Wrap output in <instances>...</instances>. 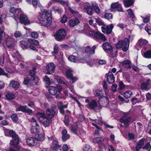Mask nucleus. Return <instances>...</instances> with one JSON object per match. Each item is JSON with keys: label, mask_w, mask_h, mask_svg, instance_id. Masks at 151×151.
Returning <instances> with one entry per match:
<instances>
[{"label": "nucleus", "mask_w": 151, "mask_h": 151, "mask_svg": "<svg viewBox=\"0 0 151 151\" xmlns=\"http://www.w3.org/2000/svg\"><path fill=\"white\" fill-rule=\"evenodd\" d=\"M40 23L42 25L45 27L50 26L51 23L50 14L46 10H44L40 13L39 17Z\"/></svg>", "instance_id": "obj_1"}, {"label": "nucleus", "mask_w": 151, "mask_h": 151, "mask_svg": "<svg viewBox=\"0 0 151 151\" xmlns=\"http://www.w3.org/2000/svg\"><path fill=\"white\" fill-rule=\"evenodd\" d=\"M129 44V41L127 38H125L123 40H119L115 45L118 49L122 48V50L124 52L128 49Z\"/></svg>", "instance_id": "obj_2"}, {"label": "nucleus", "mask_w": 151, "mask_h": 151, "mask_svg": "<svg viewBox=\"0 0 151 151\" xmlns=\"http://www.w3.org/2000/svg\"><path fill=\"white\" fill-rule=\"evenodd\" d=\"M66 35L65 30L62 29L58 30L54 34L55 39L57 41H61L65 39Z\"/></svg>", "instance_id": "obj_3"}, {"label": "nucleus", "mask_w": 151, "mask_h": 151, "mask_svg": "<svg viewBox=\"0 0 151 151\" xmlns=\"http://www.w3.org/2000/svg\"><path fill=\"white\" fill-rule=\"evenodd\" d=\"M91 36L96 39L100 40L103 41H105L107 39L105 36L102 33L99 32H95L92 30L88 31V35Z\"/></svg>", "instance_id": "obj_4"}, {"label": "nucleus", "mask_w": 151, "mask_h": 151, "mask_svg": "<svg viewBox=\"0 0 151 151\" xmlns=\"http://www.w3.org/2000/svg\"><path fill=\"white\" fill-rule=\"evenodd\" d=\"M4 41L7 47L9 48L13 47L15 44L14 40L8 35H4Z\"/></svg>", "instance_id": "obj_5"}, {"label": "nucleus", "mask_w": 151, "mask_h": 151, "mask_svg": "<svg viewBox=\"0 0 151 151\" xmlns=\"http://www.w3.org/2000/svg\"><path fill=\"white\" fill-rule=\"evenodd\" d=\"M62 89V87L59 85H57L56 87L51 86L49 87V91L50 94L55 95L58 91L60 93Z\"/></svg>", "instance_id": "obj_6"}, {"label": "nucleus", "mask_w": 151, "mask_h": 151, "mask_svg": "<svg viewBox=\"0 0 151 151\" xmlns=\"http://www.w3.org/2000/svg\"><path fill=\"white\" fill-rule=\"evenodd\" d=\"M73 71L70 69L67 70L66 71V75L68 78L70 79V82L73 83L77 79V78L73 76Z\"/></svg>", "instance_id": "obj_7"}, {"label": "nucleus", "mask_w": 151, "mask_h": 151, "mask_svg": "<svg viewBox=\"0 0 151 151\" xmlns=\"http://www.w3.org/2000/svg\"><path fill=\"white\" fill-rule=\"evenodd\" d=\"M56 109V106L54 105L52 106L51 108H47L46 110V114L50 118H52L55 115Z\"/></svg>", "instance_id": "obj_8"}, {"label": "nucleus", "mask_w": 151, "mask_h": 151, "mask_svg": "<svg viewBox=\"0 0 151 151\" xmlns=\"http://www.w3.org/2000/svg\"><path fill=\"white\" fill-rule=\"evenodd\" d=\"M16 111H21L23 112L27 113L29 114L32 113V110L25 106L20 105L16 109Z\"/></svg>", "instance_id": "obj_9"}, {"label": "nucleus", "mask_w": 151, "mask_h": 151, "mask_svg": "<svg viewBox=\"0 0 151 151\" xmlns=\"http://www.w3.org/2000/svg\"><path fill=\"white\" fill-rule=\"evenodd\" d=\"M88 105L91 109H94L96 111L98 112L100 111V106L97 105V103L95 100H91Z\"/></svg>", "instance_id": "obj_10"}, {"label": "nucleus", "mask_w": 151, "mask_h": 151, "mask_svg": "<svg viewBox=\"0 0 151 151\" xmlns=\"http://www.w3.org/2000/svg\"><path fill=\"white\" fill-rule=\"evenodd\" d=\"M55 65L53 63H50L48 64L46 67L47 74H50L53 73L55 72Z\"/></svg>", "instance_id": "obj_11"}, {"label": "nucleus", "mask_w": 151, "mask_h": 151, "mask_svg": "<svg viewBox=\"0 0 151 151\" xmlns=\"http://www.w3.org/2000/svg\"><path fill=\"white\" fill-rule=\"evenodd\" d=\"M100 105L103 107H106L109 104V98L107 96H103L99 99Z\"/></svg>", "instance_id": "obj_12"}, {"label": "nucleus", "mask_w": 151, "mask_h": 151, "mask_svg": "<svg viewBox=\"0 0 151 151\" xmlns=\"http://www.w3.org/2000/svg\"><path fill=\"white\" fill-rule=\"evenodd\" d=\"M113 28V26L112 24H110L107 26L106 28L103 27H101L102 32L107 34H109L111 32Z\"/></svg>", "instance_id": "obj_13"}, {"label": "nucleus", "mask_w": 151, "mask_h": 151, "mask_svg": "<svg viewBox=\"0 0 151 151\" xmlns=\"http://www.w3.org/2000/svg\"><path fill=\"white\" fill-rule=\"evenodd\" d=\"M12 137L13 139L10 141V144L12 146L16 147L19 143V139L18 136L15 134Z\"/></svg>", "instance_id": "obj_14"}, {"label": "nucleus", "mask_w": 151, "mask_h": 151, "mask_svg": "<svg viewBox=\"0 0 151 151\" xmlns=\"http://www.w3.org/2000/svg\"><path fill=\"white\" fill-rule=\"evenodd\" d=\"M131 118L127 116H124L120 119V122L124 124V126L127 127L129 125V124L131 122Z\"/></svg>", "instance_id": "obj_15"}, {"label": "nucleus", "mask_w": 151, "mask_h": 151, "mask_svg": "<svg viewBox=\"0 0 151 151\" xmlns=\"http://www.w3.org/2000/svg\"><path fill=\"white\" fill-rule=\"evenodd\" d=\"M26 142L29 146H35L37 144V140L35 137H30L27 139Z\"/></svg>", "instance_id": "obj_16"}, {"label": "nucleus", "mask_w": 151, "mask_h": 151, "mask_svg": "<svg viewBox=\"0 0 151 151\" xmlns=\"http://www.w3.org/2000/svg\"><path fill=\"white\" fill-rule=\"evenodd\" d=\"M19 19L21 22L24 25L29 24L30 23L29 20L25 15L21 14Z\"/></svg>", "instance_id": "obj_17"}, {"label": "nucleus", "mask_w": 151, "mask_h": 151, "mask_svg": "<svg viewBox=\"0 0 151 151\" xmlns=\"http://www.w3.org/2000/svg\"><path fill=\"white\" fill-rule=\"evenodd\" d=\"M107 81L109 83H112L115 81V78L112 72H109L107 74Z\"/></svg>", "instance_id": "obj_18"}, {"label": "nucleus", "mask_w": 151, "mask_h": 151, "mask_svg": "<svg viewBox=\"0 0 151 151\" xmlns=\"http://www.w3.org/2000/svg\"><path fill=\"white\" fill-rule=\"evenodd\" d=\"M58 107L59 109L60 113L63 115H64L65 114V111L63 109L66 108L68 107V105L67 104L63 105L62 102L60 101L58 104Z\"/></svg>", "instance_id": "obj_19"}, {"label": "nucleus", "mask_w": 151, "mask_h": 151, "mask_svg": "<svg viewBox=\"0 0 151 151\" xmlns=\"http://www.w3.org/2000/svg\"><path fill=\"white\" fill-rule=\"evenodd\" d=\"M79 23L80 21L77 18L71 19L69 21V25L71 27H73L78 24Z\"/></svg>", "instance_id": "obj_20"}, {"label": "nucleus", "mask_w": 151, "mask_h": 151, "mask_svg": "<svg viewBox=\"0 0 151 151\" xmlns=\"http://www.w3.org/2000/svg\"><path fill=\"white\" fill-rule=\"evenodd\" d=\"M102 47L105 51H111L112 47L111 45L107 42H105L102 45Z\"/></svg>", "instance_id": "obj_21"}, {"label": "nucleus", "mask_w": 151, "mask_h": 151, "mask_svg": "<svg viewBox=\"0 0 151 151\" xmlns=\"http://www.w3.org/2000/svg\"><path fill=\"white\" fill-rule=\"evenodd\" d=\"M4 132L5 136H13L16 134L15 132L13 130H10L7 129H4Z\"/></svg>", "instance_id": "obj_22"}, {"label": "nucleus", "mask_w": 151, "mask_h": 151, "mask_svg": "<svg viewBox=\"0 0 151 151\" xmlns=\"http://www.w3.org/2000/svg\"><path fill=\"white\" fill-rule=\"evenodd\" d=\"M84 8L86 11L87 13L90 15H91L93 14V12L92 7L89 5V4H87L85 5L84 6Z\"/></svg>", "instance_id": "obj_23"}, {"label": "nucleus", "mask_w": 151, "mask_h": 151, "mask_svg": "<svg viewBox=\"0 0 151 151\" xmlns=\"http://www.w3.org/2000/svg\"><path fill=\"white\" fill-rule=\"evenodd\" d=\"M9 85L10 87L14 88L17 89L19 86V83L18 81L12 80L10 82Z\"/></svg>", "instance_id": "obj_24"}, {"label": "nucleus", "mask_w": 151, "mask_h": 151, "mask_svg": "<svg viewBox=\"0 0 151 151\" xmlns=\"http://www.w3.org/2000/svg\"><path fill=\"white\" fill-rule=\"evenodd\" d=\"M122 65L123 67L127 68L130 69L132 64L131 61L129 60H125L122 62Z\"/></svg>", "instance_id": "obj_25"}, {"label": "nucleus", "mask_w": 151, "mask_h": 151, "mask_svg": "<svg viewBox=\"0 0 151 151\" xmlns=\"http://www.w3.org/2000/svg\"><path fill=\"white\" fill-rule=\"evenodd\" d=\"M62 134V139L63 141H65L70 138V136L68 134H67V132L66 130L64 129L63 130Z\"/></svg>", "instance_id": "obj_26"}, {"label": "nucleus", "mask_w": 151, "mask_h": 151, "mask_svg": "<svg viewBox=\"0 0 151 151\" xmlns=\"http://www.w3.org/2000/svg\"><path fill=\"white\" fill-rule=\"evenodd\" d=\"M148 43V41L145 39L142 38L140 39L138 42L137 44L140 47H142L146 45Z\"/></svg>", "instance_id": "obj_27"}, {"label": "nucleus", "mask_w": 151, "mask_h": 151, "mask_svg": "<svg viewBox=\"0 0 151 151\" xmlns=\"http://www.w3.org/2000/svg\"><path fill=\"white\" fill-rule=\"evenodd\" d=\"M134 0H124V5L126 7L131 6L134 3Z\"/></svg>", "instance_id": "obj_28"}, {"label": "nucleus", "mask_w": 151, "mask_h": 151, "mask_svg": "<svg viewBox=\"0 0 151 151\" xmlns=\"http://www.w3.org/2000/svg\"><path fill=\"white\" fill-rule=\"evenodd\" d=\"M133 93L130 90L124 92L122 94L123 96L126 99L130 98L132 95Z\"/></svg>", "instance_id": "obj_29"}, {"label": "nucleus", "mask_w": 151, "mask_h": 151, "mask_svg": "<svg viewBox=\"0 0 151 151\" xmlns=\"http://www.w3.org/2000/svg\"><path fill=\"white\" fill-rule=\"evenodd\" d=\"M51 120L50 119H49L46 117L45 119L42 120V122L45 127H47L49 125Z\"/></svg>", "instance_id": "obj_30"}, {"label": "nucleus", "mask_w": 151, "mask_h": 151, "mask_svg": "<svg viewBox=\"0 0 151 151\" xmlns=\"http://www.w3.org/2000/svg\"><path fill=\"white\" fill-rule=\"evenodd\" d=\"M27 41L30 44H33L35 45H37L39 44V42L38 41L36 40L29 38L28 39Z\"/></svg>", "instance_id": "obj_31"}, {"label": "nucleus", "mask_w": 151, "mask_h": 151, "mask_svg": "<svg viewBox=\"0 0 151 151\" xmlns=\"http://www.w3.org/2000/svg\"><path fill=\"white\" fill-rule=\"evenodd\" d=\"M4 35H6L5 34L4 32L0 29V46H4V44L2 42L3 40L2 38L3 35L4 36Z\"/></svg>", "instance_id": "obj_32"}, {"label": "nucleus", "mask_w": 151, "mask_h": 151, "mask_svg": "<svg viewBox=\"0 0 151 151\" xmlns=\"http://www.w3.org/2000/svg\"><path fill=\"white\" fill-rule=\"evenodd\" d=\"M40 127H37L35 126H32V127L31 132L32 133L37 134L39 132Z\"/></svg>", "instance_id": "obj_33"}, {"label": "nucleus", "mask_w": 151, "mask_h": 151, "mask_svg": "<svg viewBox=\"0 0 151 151\" xmlns=\"http://www.w3.org/2000/svg\"><path fill=\"white\" fill-rule=\"evenodd\" d=\"M35 138L37 141H42L45 139L44 136L43 134H37L35 136Z\"/></svg>", "instance_id": "obj_34"}, {"label": "nucleus", "mask_w": 151, "mask_h": 151, "mask_svg": "<svg viewBox=\"0 0 151 151\" xmlns=\"http://www.w3.org/2000/svg\"><path fill=\"white\" fill-rule=\"evenodd\" d=\"M60 147L58 144V142L57 141H55L53 142V144L52 146V149L55 150H57Z\"/></svg>", "instance_id": "obj_35"}, {"label": "nucleus", "mask_w": 151, "mask_h": 151, "mask_svg": "<svg viewBox=\"0 0 151 151\" xmlns=\"http://www.w3.org/2000/svg\"><path fill=\"white\" fill-rule=\"evenodd\" d=\"M104 138L102 137H96L93 139L92 142L93 143H96L102 142L104 141Z\"/></svg>", "instance_id": "obj_36"}, {"label": "nucleus", "mask_w": 151, "mask_h": 151, "mask_svg": "<svg viewBox=\"0 0 151 151\" xmlns=\"http://www.w3.org/2000/svg\"><path fill=\"white\" fill-rule=\"evenodd\" d=\"M27 43L24 41H21L20 42V45L24 50L27 49Z\"/></svg>", "instance_id": "obj_37"}, {"label": "nucleus", "mask_w": 151, "mask_h": 151, "mask_svg": "<svg viewBox=\"0 0 151 151\" xmlns=\"http://www.w3.org/2000/svg\"><path fill=\"white\" fill-rule=\"evenodd\" d=\"M94 95L97 97L99 99H100L103 96V93H102V91L101 90H98L95 92L94 93Z\"/></svg>", "instance_id": "obj_38"}, {"label": "nucleus", "mask_w": 151, "mask_h": 151, "mask_svg": "<svg viewBox=\"0 0 151 151\" xmlns=\"http://www.w3.org/2000/svg\"><path fill=\"white\" fill-rule=\"evenodd\" d=\"M119 4V3L118 2H116L112 4L111 5V11H113L116 10Z\"/></svg>", "instance_id": "obj_39"}, {"label": "nucleus", "mask_w": 151, "mask_h": 151, "mask_svg": "<svg viewBox=\"0 0 151 151\" xmlns=\"http://www.w3.org/2000/svg\"><path fill=\"white\" fill-rule=\"evenodd\" d=\"M92 4V6L94 8L95 12L97 14H99L100 11L98 5L95 2H93Z\"/></svg>", "instance_id": "obj_40"}, {"label": "nucleus", "mask_w": 151, "mask_h": 151, "mask_svg": "<svg viewBox=\"0 0 151 151\" xmlns=\"http://www.w3.org/2000/svg\"><path fill=\"white\" fill-rule=\"evenodd\" d=\"M36 115L37 117L40 119L42 118V119H44L46 117L45 114L44 113L38 112L36 113Z\"/></svg>", "instance_id": "obj_41"}, {"label": "nucleus", "mask_w": 151, "mask_h": 151, "mask_svg": "<svg viewBox=\"0 0 151 151\" xmlns=\"http://www.w3.org/2000/svg\"><path fill=\"white\" fill-rule=\"evenodd\" d=\"M68 8L70 12L73 14H78V12L74 8H72L70 6H68Z\"/></svg>", "instance_id": "obj_42"}, {"label": "nucleus", "mask_w": 151, "mask_h": 151, "mask_svg": "<svg viewBox=\"0 0 151 151\" xmlns=\"http://www.w3.org/2000/svg\"><path fill=\"white\" fill-rule=\"evenodd\" d=\"M43 80L45 82L46 84L48 86L50 85L51 84V81L50 79L47 76H45L43 78Z\"/></svg>", "instance_id": "obj_43"}, {"label": "nucleus", "mask_w": 151, "mask_h": 151, "mask_svg": "<svg viewBox=\"0 0 151 151\" xmlns=\"http://www.w3.org/2000/svg\"><path fill=\"white\" fill-rule=\"evenodd\" d=\"M144 57L146 58H151V50H148L144 54Z\"/></svg>", "instance_id": "obj_44"}, {"label": "nucleus", "mask_w": 151, "mask_h": 151, "mask_svg": "<svg viewBox=\"0 0 151 151\" xmlns=\"http://www.w3.org/2000/svg\"><path fill=\"white\" fill-rule=\"evenodd\" d=\"M68 60L71 62L76 63V58L73 55H71L68 57Z\"/></svg>", "instance_id": "obj_45"}, {"label": "nucleus", "mask_w": 151, "mask_h": 151, "mask_svg": "<svg viewBox=\"0 0 151 151\" xmlns=\"http://www.w3.org/2000/svg\"><path fill=\"white\" fill-rule=\"evenodd\" d=\"M128 12V14L130 18H133L134 17V14L133 13L132 10L131 9H129L127 10Z\"/></svg>", "instance_id": "obj_46"}, {"label": "nucleus", "mask_w": 151, "mask_h": 151, "mask_svg": "<svg viewBox=\"0 0 151 151\" xmlns=\"http://www.w3.org/2000/svg\"><path fill=\"white\" fill-rule=\"evenodd\" d=\"M17 10L18 12H20L21 11V9H17L15 8L12 7L10 9L9 11L11 13H15L17 12Z\"/></svg>", "instance_id": "obj_47"}, {"label": "nucleus", "mask_w": 151, "mask_h": 151, "mask_svg": "<svg viewBox=\"0 0 151 151\" xmlns=\"http://www.w3.org/2000/svg\"><path fill=\"white\" fill-rule=\"evenodd\" d=\"M104 17L108 19H111L113 18V16L111 13H106L104 14Z\"/></svg>", "instance_id": "obj_48"}, {"label": "nucleus", "mask_w": 151, "mask_h": 151, "mask_svg": "<svg viewBox=\"0 0 151 151\" xmlns=\"http://www.w3.org/2000/svg\"><path fill=\"white\" fill-rule=\"evenodd\" d=\"M12 120L15 122L17 121L18 120V117L16 114H13L11 117Z\"/></svg>", "instance_id": "obj_49"}, {"label": "nucleus", "mask_w": 151, "mask_h": 151, "mask_svg": "<svg viewBox=\"0 0 151 151\" xmlns=\"http://www.w3.org/2000/svg\"><path fill=\"white\" fill-rule=\"evenodd\" d=\"M84 151H92V149L90 146L87 144L85 145L83 148Z\"/></svg>", "instance_id": "obj_50"}, {"label": "nucleus", "mask_w": 151, "mask_h": 151, "mask_svg": "<svg viewBox=\"0 0 151 151\" xmlns=\"http://www.w3.org/2000/svg\"><path fill=\"white\" fill-rule=\"evenodd\" d=\"M36 68L35 67H34L29 72V75L32 77L34 76L36 73Z\"/></svg>", "instance_id": "obj_51"}, {"label": "nucleus", "mask_w": 151, "mask_h": 151, "mask_svg": "<svg viewBox=\"0 0 151 151\" xmlns=\"http://www.w3.org/2000/svg\"><path fill=\"white\" fill-rule=\"evenodd\" d=\"M6 97L7 99L12 100L14 97V95L12 93H8L6 94Z\"/></svg>", "instance_id": "obj_52"}, {"label": "nucleus", "mask_w": 151, "mask_h": 151, "mask_svg": "<svg viewBox=\"0 0 151 151\" xmlns=\"http://www.w3.org/2000/svg\"><path fill=\"white\" fill-rule=\"evenodd\" d=\"M31 37L37 39L39 37L38 33L36 32H33L31 33Z\"/></svg>", "instance_id": "obj_53"}, {"label": "nucleus", "mask_w": 151, "mask_h": 151, "mask_svg": "<svg viewBox=\"0 0 151 151\" xmlns=\"http://www.w3.org/2000/svg\"><path fill=\"white\" fill-rule=\"evenodd\" d=\"M53 49L54 51L52 52V53H57L59 51V47L58 45L57 44L55 45Z\"/></svg>", "instance_id": "obj_54"}, {"label": "nucleus", "mask_w": 151, "mask_h": 151, "mask_svg": "<svg viewBox=\"0 0 151 151\" xmlns=\"http://www.w3.org/2000/svg\"><path fill=\"white\" fill-rule=\"evenodd\" d=\"M131 101L132 102V104L134 105L136 104V103L138 102H139V100L137 99L135 97H133L131 99Z\"/></svg>", "instance_id": "obj_55"}, {"label": "nucleus", "mask_w": 151, "mask_h": 151, "mask_svg": "<svg viewBox=\"0 0 151 151\" xmlns=\"http://www.w3.org/2000/svg\"><path fill=\"white\" fill-rule=\"evenodd\" d=\"M143 148L145 149L148 151H149L151 149V145H150L149 143L147 144L143 147Z\"/></svg>", "instance_id": "obj_56"}, {"label": "nucleus", "mask_w": 151, "mask_h": 151, "mask_svg": "<svg viewBox=\"0 0 151 151\" xmlns=\"http://www.w3.org/2000/svg\"><path fill=\"white\" fill-rule=\"evenodd\" d=\"M67 17L65 15H63L61 18V21L63 23H65L67 21Z\"/></svg>", "instance_id": "obj_57"}, {"label": "nucleus", "mask_w": 151, "mask_h": 151, "mask_svg": "<svg viewBox=\"0 0 151 151\" xmlns=\"http://www.w3.org/2000/svg\"><path fill=\"white\" fill-rule=\"evenodd\" d=\"M64 122L65 125L66 126H68L69 124V120H68V116H67L66 114L65 115V120Z\"/></svg>", "instance_id": "obj_58"}, {"label": "nucleus", "mask_w": 151, "mask_h": 151, "mask_svg": "<svg viewBox=\"0 0 151 151\" xmlns=\"http://www.w3.org/2000/svg\"><path fill=\"white\" fill-rule=\"evenodd\" d=\"M148 85L145 83H143L141 84V88L142 89L146 90L147 89Z\"/></svg>", "instance_id": "obj_59"}, {"label": "nucleus", "mask_w": 151, "mask_h": 151, "mask_svg": "<svg viewBox=\"0 0 151 151\" xmlns=\"http://www.w3.org/2000/svg\"><path fill=\"white\" fill-rule=\"evenodd\" d=\"M34 84L37 85L38 82V78L37 77L35 76L32 78Z\"/></svg>", "instance_id": "obj_60"}, {"label": "nucleus", "mask_w": 151, "mask_h": 151, "mask_svg": "<svg viewBox=\"0 0 151 151\" xmlns=\"http://www.w3.org/2000/svg\"><path fill=\"white\" fill-rule=\"evenodd\" d=\"M117 51L116 50H112V51H111V55L112 57H114L117 55Z\"/></svg>", "instance_id": "obj_61"}, {"label": "nucleus", "mask_w": 151, "mask_h": 151, "mask_svg": "<svg viewBox=\"0 0 151 151\" xmlns=\"http://www.w3.org/2000/svg\"><path fill=\"white\" fill-rule=\"evenodd\" d=\"M96 46H93L91 48H90V50L89 54H94L95 53V49L96 48Z\"/></svg>", "instance_id": "obj_62"}, {"label": "nucleus", "mask_w": 151, "mask_h": 151, "mask_svg": "<svg viewBox=\"0 0 151 151\" xmlns=\"http://www.w3.org/2000/svg\"><path fill=\"white\" fill-rule=\"evenodd\" d=\"M14 35L15 37L16 38L20 37L21 36V33L20 32L16 31L14 33Z\"/></svg>", "instance_id": "obj_63"}, {"label": "nucleus", "mask_w": 151, "mask_h": 151, "mask_svg": "<svg viewBox=\"0 0 151 151\" xmlns=\"http://www.w3.org/2000/svg\"><path fill=\"white\" fill-rule=\"evenodd\" d=\"M117 87V85L116 84H113L111 86V89L113 91L115 92L116 91V89Z\"/></svg>", "instance_id": "obj_64"}]
</instances>
